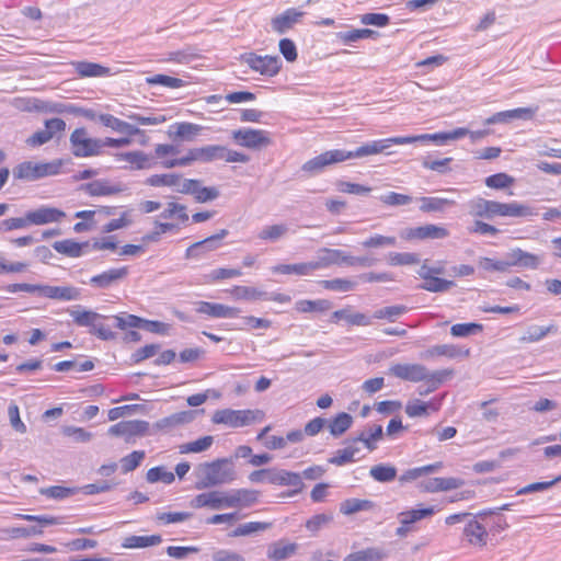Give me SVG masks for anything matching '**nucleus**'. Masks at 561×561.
<instances>
[{
    "instance_id": "26",
    "label": "nucleus",
    "mask_w": 561,
    "mask_h": 561,
    "mask_svg": "<svg viewBox=\"0 0 561 561\" xmlns=\"http://www.w3.org/2000/svg\"><path fill=\"white\" fill-rule=\"evenodd\" d=\"M260 492L249 489H236L229 492L230 508L250 507L257 502Z\"/></svg>"
},
{
    "instance_id": "4",
    "label": "nucleus",
    "mask_w": 561,
    "mask_h": 561,
    "mask_svg": "<svg viewBox=\"0 0 561 561\" xmlns=\"http://www.w3.org/2000/svg\"><path fill=\"white\" fill-rule=\"evenodd\" d=\"M72 321L78 327L90 329V333L96 335L99 339L107 341L115 337L114 332L102 323L104 316L92 310H70Z\"/></svg>"
},
{
    "instance_id": "61",
    "label": "nucleus",
    "mask_w": 561,
    "mask_h": 561,
    "mask_svg": "<svg viewBox=\"0 0 561 561\" xmlns=\"http://www.w3.org/2000/svg\"><path fill=\"white\" fill-rule=\"evenodd\" d=\"M76 492H77V489L66 488V486H61V485L43 488L39 490V493L42 495H45L47 497L55 499V500L67 499L71 495L76 494Z\"/></svg>"
},
{
    "instance_id": "34",
    "label": "nucleus",
    "mask_w": 561,
    "mask_h": 561,
    "mask_svg": "<svg viewBox=\"0 0 561 561\" xmlns=\"http://www.w3.org/2000/svg\"><path fill=\"white\" fill-rule=\"evenodd\" d=\"M88 247L89 242H77L72 239H66L53 243L55 251L68 257H80L83 254V249Z\"/></svg>"
},
{
    "instance_id": "21",
    "label": "nucleus",
    "mask_w": 561,
    "mask_h": 561,
    "mask_svg": "<svg viewBox=\"0 0 561 561\" xmlns=\"http://www.w3.org/2000/svg\"><path fill=\"white\" fill-rule=\"evenodd\" d=\"M98 119L99 122L113 129L114 131H117L119 134H125L127 136H136V135H142L144 136V131L141 129H139L137 126H135L134 124L131 123H127L125 121H122L117 117H115L114 115L112 114H100L98 116Z\"/></svg>"
},
{
    "instance_id": "19",
    "label": "nucleus",
    "mask_w": 561,
    "mask_h": 561,
    "mask_svg": "<svg viewBox=\"0 0 561 561\" xmlns=\"http://www.w3.org/2000/svg\"><path fill=\"white\" fill-rule=\"evenodd\" d=\"M26 213L30 225L35 226L59 222L66 216L62 210L49 206H41Z\"/></svg>"
},
{
    "instance_id": "29",
    "label": "nucleus",
    "mask_w": 561,
    "mask_h": 561,
    "mask_svg": "<svg viewBox=\"0 0 561 561\" xmlns=\"http://www.w3.org/2000/svg\"><path fill=\"white\" fill-rule=\"evenodd\" d=\"M382 426L381 425H369L365 427L358 435L353 438V443H363L364 446L373 451L377 448V442L382 438Z\"/></svg>"
},
{
    "instance_id": "16",
    "label": "nucleus",
    "mask_w": 561,
    "mask_h": 561,
    "mask_svg": "<svg viewBox=\"0 0 561 561\" xmlns=\"http://www.w3.org/2000/svg\"><path fill=\"white\" fill-rule=\"evenodd\" d=\"M128 274L129 268L127 266L110 268L101 274L92 276L90 278V285L99 289H106L123 282Z\"/></svg>"
},
{
    "instance_id": "57",
    "label": "nucleus",
    "mask_w": 561,
    "mask_h": 561,
    "mask_svg": "<svg viewBox=\"0 0 561 561\" xmlns=\"http://www.w3.org/2000/svg\"><path fill=\"white\" fill-rule=\"evenodd\" d=\"M160 217L163 219L178 217L182 222L188 220L186 206L174 202L168 203L165 209L160 214Z\"/></svg>"
},
{
    "instance_id": "31",
    "label": "nucleus",
    "mask_w": 561,
    "mask_h": 561,
    "mask_svg": "<svg viewBox=\"0 0 561 561\" xmlns=\"http://www.w3.org/2000/svg\"><path fill=\"white\" fill-rule=\"evenodd\" d=\"M194 419L193 411H181L157 421L153 427L158 431H169L179 425L187 424Z\"/></svg>"
},
{
    "instance_id": "52",
    "label": "nucleus",
    "mask_w": 561,
    "mask_h": 561,
    "mask_svg": "<svg viewBox=\"0 0 561 561\" xmlns=\"http://www.w3.org/2000/svg\"><path fill=\"white\" fill-rule=\"evenodd\" d=\"M214 443L213 436H203L194 442H190L180 446L181 454L202 453L207 450Z\"/></svg>"
},
{
    "instance_id": "47",
    "label": "nucleus",
    "mask_w": 561,
    "mask_h": 561,
    "mask_svg": "<svg viewBox=\"0 0 561 561\" xmlns=\"http://www.w3.org/2000/svg\"><path fill=\"white\" fill-rule=\"evenodd\" d=\"M359 448L352 442L343 449H339L335 455L329 459V462L335 466H344L355 461V456L359 453Z\"/></svg>"
},
{
    "instance_id": "40",
    "label": "nucleus",
    "mask_w": 561,
    "mask_h": 561,
    "mask_svg": "<svg viewBox=\"0 0 561 561\" xmlns=\"http://www.w3.org/2000/svg\"><path fill=\"white\" fill-rule=\"evenodd\" d=\"M296 549V543L274 542L268 546L267 558L272 561H282L291 557Z\"/></svg>"
},
{
    "instance_id": "58",
    "label": "nucleus",
    "mask_w": 561,
    "mask_h": 561,
    "mask_svg": "<svg viewBox=\"0 0 561 561\" xmlns=\"http://www.w3.org/2000/svg\"><path fill=\"white\" fill-rule=\"evenodd\" d=\"M479 267L486 272H500V273L510 272L508 264L506 263L505 257H503V259L481 257L479 260Z\"/></svg>"
},
{
    "instance_id": "10",
    "label": "nucleus",
    "mask_w": 561,
    "mask_h": 561,
    "mask_svg": "<svg viewBox=\"0 0 561 561\" xmlns=\"http://www.w3.org/2000/svg\"><path fill=\"white\" fill-rule=\"evenodd\" d=\"M492 513L493 511L481 512L477 515H472V517L467 520L463 528V537L470 545L476 547H484L486 545L489 534L482 520Z\"/></svg>"
},
{
    "instance_id": "9",
    "label": "nucleus",
    "mask_w": 561,
    "mask_h": 561,
    "mask_svg": "<svg viewBox=\"0 0 561 561\" xmlns=\"http://www.w3.org/2000/svg\"><path fill=\"white\" fill-rule=\"evenodd\" d=\"M240 59L253 71L266 77L276 76L282 68V61L278 56H260L255 53H244Z\"/></svg>"
},
{
    "instance_id": "30",
    "label": "nucleus",
    "mask_w": 561,
    "mask_h": 561,
    "mask_svg": "<svg viewBox=\"0 0 561 561\" xmlns=\"http://www.w3.org/2000/svg\"><path fill=\"white\" fill-rule=\"evenodd\" d=\"M117 161L128 162L136 170L149 169L153 165L151 158L144 151H128L115 153Z\"/></svg>"
},
{
    "instance_id": "20",
    "label": "nucleus",
    "mask_w": 561,
    "mask_h": 561,
    "mask_svg": "<svg viewBox=\"0 0 561 561\" xmlns=\"http://www.w3.org/2000/svg\"><path fill=\"white\" fill-rule=\"evenodd\" d=\"M399 527L396 529V536L405 538L417 530V522L421 520V508H413L401 512L397 515Z\"/></svg>"
},
{
    "instance_id": "27",
    "label": "nucleus",
    "mask_w": 561,
    "mask_h": 561,
    "mask_svg": "<svg viewBox=\"0 0 561 561\" xmlns=\"http://www.w3.org/2000/svg\"><path fill=\"white\" fill-rule=\"evenodd\" d=\"M425 356L432 358L435 356H445L447 358H467L470 356V350L463 348L455 344H442L430 347Z\"/></svg>"
},
{
    "instance_id": "12",
    "label": "nucleus",
    "mask_w": 561,
    "mask_h": 561,
    "mask_svg": "<svg viewBox=\"0 0 561 561\" xmlns=\"http://www.w3.org/2000/svg\"><path fill=\"white\" fill-rule=\"evenodd\" d=\"M190 505L194 508L207 507L210 510L230 508L229 492L225 491H209L197 494Z\"/></svg>"
},
{
    "instance_id": "62",
    "label": "nucleus",
    "mask_w": 561,
    "mask_h": 561,
    "mask_svg": "<svg viewBox=\"0 0 561 561\" xmlns=\"http://www.w3.org/2000/svg\"><path fill=\"white\" fill-rule=\"evenodd\" d=\"M148 84H161L170 89H178L184 85V81L180 78L170 77L167 75H156L146 79Z\"/></svg>"
},
{
    "instance_id": "3",
    "label": "nucleus",
    "mask_w": 561,
    "mask_h": 561,
    "mask_svg": "<svg viewBox=\"0 0 561 561\" xmlns=\"http://www.w3.org/2000/svg\"><path fill=\"white\" fill-rule=\"evenodd\" d=\"M264 419V412L261 410H217L211 421L215 424H225L229 427H242Z\"/></svg>"
},
{
    "instance_id": "49",
    "label": "nucleus",
    "mask_w": 561,
    "mask_h": 561,
    "mask_svg": "<svg viewBox=\"0 0 561 561\" xmlns=\"http://www.w3.org/2000/svg\"><path fill=\"white\" fill-rule=\"evenodd\" d=\"M272 527V523L266 522H249L245 524L239 525L236 529L230 534L231 537H242L250 536L252 534L267 530Z\"/></svg>"
},
{
    "instance_id": "54",
    "label": "nucleus",
    "mask_w": 561,
    "mask_h": 561,
    "mask_svg": "<svg viewBox=\"0 0 561 561\" xmlns=\"http://www.w3.org/2000/svg\"><path fill=\"white\" fill-rule=\"evenodd\" d=\"M320 285L323 288L329 289V290L346 293V291L354 290L357 283L354 280H351V279H346V278H334V279L321 280Z\"/></svg>"
},
{
    "instance_id": "35",
    "label": "nucleus",
    "mask_w": 561,
    "mask_h": 561,
    "mask_svg": "<svg viewBox=\"0 0 561 561\" xmlns=\"http://www.w3.org/2000/svg\"><path fill=\"white\" fill-rule=\"evenodd\" d=\"M453 375V369L428 371L423 368V389H425L426 392L433 391Z\"/></svg>"
},
{
    "instance_id": "18",
    "label": "nucleus",
    "mask_w": 561,
    "mask_h": 561,
    "mask_svg": "<svg viewBox=\"0 0 561 561\" xmlns=\"http://www.w3.org/2000/svg\"><path fill=\"white\" fill-rule=\"evenodd\" d=\"M537 107H518L514 110L497 112L484 121L485 125L508 124L514 119H531L536 114Z\"/></svg>"
},
{
    "instance_id": "23",
    "label": "nucleus",
    "mask_w": 561,
    "mask_h": 561,
    "mask_svg": "<svg viewBox=\"0 0 561 561\" xmlns=\"http://www.w3.org/2000/svg\"><path fill=\"white\" fill-rule=\"evenodd\" d=\"M196 311L210 318H234L239 313L237 308L208 301L196 302Z\"/></svg>"
},
{
    "instance_id": "6",
    "label": "nucleus",
    "mask_w": 561,
    "mask_h": 561,
    "mask_svg": "<svg viewBox=\"0 0 561 561\" xmlns=\"http://www.w3.org/2000/svg\"><path fill=\"white\" fill-rule=\"evenodd\" d=\"M69 141L71 152L77 158L94 157L102 153V139L91 138L85 128L75 129Z\"/></svg>"
},
{
    "instance_id": "56",
    "label": "nucleus",
    "mask_w": 561,
    "mask_h": 561,
    "mask_svg": "<svg viewBox=\"0 0 561 561\" xmlns=\"http://www.w3.org/2000/svg\"><path fill=\"white\" fill-rule=\"evenodd\" d=\"M380 549L368 548L365 550L351 553L345 558V561H380L383 558Z\"/></svg>"
},
{
    "instance_id": "28",
    "label": "nucleus",
    "mask_w": 561,
    "mask_h": 561,
    "mask_svg": "<svg viewBox=\"0 0 561 561\" xmlns=\"http://www.w3.org/2000/svg\"><path fill=\"white\" fill-rule=\"evenodd\" d=\"M318 253V260L314 261L317 270L324 268L333 264H347L348 254L341 250L322 248Z\"/></svg>"
},
{
    "instance_id": "42",
    "label": "nucleus",
    "mask_w": 561,
    "mask_h": 561,
    "mask_svg": "<svg viewBox=\"0 0 561 561\" xmlns=\"http://www.w3.org/2000/svg\"><path fill=\"white\" fill-rule=\"evenodd\" d=\"M557 327L550 324L548 327L530 325L525 333L520 336V342L535 343L542 340L549 333H556Z\"/></svg>"
},
{
    "instance_id": "7",
    "label": "nucleus",
    "mask_w": 561,
    "mask_h": 561,
    "mask_svg": "<svg viewBox=\"0 0 561 561\" xmlns=\"http://www.w3.org/2000/svg\"><path fill=\"white\" fill-rule=\"evenodd\" d=\"M421 140V136H414V137H393L388 139H381V140H375L367 142L357 149L353 151H345L343 150V161L347 159L353 158H363L366 156L377 154L380 153L388 148L391 147V145H403L412 141H419Z\"/></svg>"
},
{
    "instance_id": "63",
    "label": "nucleus",
    "mask_w": 561,
    "mask_h": 561,
    "mask_svg": "<svg viewBox=\"0 0 561 561\" xmlns=\"http://www.w3.org/2000/svg\"><path fill=\"white\" fill-rule=\"evenodd\" d=\"M145 451L144 450H135L130 453L129 455L123 457L121 459L122 463V470L124 473H128L133 470H135L141 461L145 459Z\"/></svg>"
},
{
    "instance_id": "38",
    "label": "nucleus",
    "mask_w": 561,
    "mask_h": 561,
    "mask_svg": "<svg viewBox=\"0 0 561 561\" xmlns=\"http://www.w3.org/2000/svg\"><path fill=\"white\" fill-rule=\"evenodd\" d=\"M455 286L456 283L451 279H445L439 276L423 274V290L432 293H446Z\"/></svg>"
},
{
    "instance_id": "46",
    "label": "nucleus",
    "mask_w": 561,
    "mask_h": 561,
    "mask_svg": "<svg viewBox=\"0 0 561 561\" xmlns=\"http://www.w3.org/2000/svg\"><path fill=\"white\" fill-rule=\"evenodd\" d=\"M369 474L375 481L386 483L396 479L397 469L391 465L380 463L373 466L369 470Z\"/></svg>"
},
{
    "instance_id": "50",
    "label": "nucleus",
    "mask_w": 561,
    "mask_h": 561,
    "mask_svg": "<svg viewBox=\"0 0 561 561\" xmlns=\"http://www.w3.org/2000/svg\"><path fill=\"white\" fill-rule=\"evenodd\" d=\"M455 204L454 199L445 197H424L423 196V211L426 213H443L446 208Z\"/></svg>"
},
{
    "instance_id": "22",
    "label": "nucleus",
    "mask_w": 561,
    "mask_h": 561,
    "mask_svg": "<svg viewBox=\"0 0 561 561\" xmlns=\"http://www.w3.org/2000/svg\"><path fill=\"white\" fill-rule=\"evenodd\" d=\"M304 12L295 8L287 9L282 14L276 15L272 19V28L278 33L284 34L290 30L296 23L299 22L300 18L304 16Z\"/></svg>"
},
{
    "instance_id": "11",
    "label": "nucleus",
    "mask_w": 561,
    "mask_h": 561,
    "mask_svg": "<svg viewBox=\"0 0 561 561\" xmlns=\"http://www.w3.org/2000/svg\"><path fill=\"white\" fill-rule=\"evenodd\" d=\"M149 423L142 420L122 421L108 428V435L123 437L126 443L148 434Z\"/></svg>"
},
{
    "instance_id": "64",
    "label": "nucleus",
    "mask_w": 561,
    "mask_h": 561,
    "mask_svg": "<svg viewBox=\"0 0 561 561\" xmlns=\"http://www.w3.org/2000/svg\"><path fill=\"white\" fill-rule=\"evenodd\" d=\"M388 263L392 266L411 265L419 263V255L415 253H397L390 252L387 256Z\"/></svg>"
},
{
    "instance_id": "60",
    "label": "nucleus",
    "mask_w": 561,
    "mask_h": 561,
    "mask_svg": "<svg viewBox=\"0 0 561 561\" xmlns=\"http://www.w3.org/2000/svg\"><path fill=\"white\" fill-rule=\"evenodd\" d=\"M3 533H5L10 539L28 538L43 535V530L41 529V527L35 526L12 527L4 529Z\"/></svg>"
},
{
    "instance_id": "5",
    "label": "nucleus",
    "mask_w": 561,
    "mask_h": 561,
    "mask_svg": "<svg viewBox=\"0 0 561 561\" xmlns=\"http://www.w3.org/2000/svg\"><path fill=\"white\" fill-rule=\"evenodd\" d=\"M62 165L61 160L51 162L34 163L25 161L13 169V176L18 180L35 181L45 176L56 175Z\"/></svg>"
},
{
    "instance_id": "32",
    "label": "nucleus",
    "mask_w": 561,
    "mask_h": 561,
    "mask_svg": "<svg viewBox=\"0 0 561 561\" xmlns=\"http://www.w3.org/2000/svg\"><path fill=\"white\" fill-rule=\"evenodd\" d=\"M469 133L465 127H458L451 131H443L435 134H423V144L433 142L436 146H445L448 141L458 140Z\"/></svg>"
},
{
    "instance_id": "8",
    "label": "nucleus",
    "mask_w": 561,
    "mask_h": 561,
    "mask_svg": "<svg viewBox=\"0 0 561 561\" xmlns=\"http://www.w3.org/2000/svg\"><path fill=\"white\" fill-rule=\"evenodd\" d=\"M232 139L239 146L261 150L272 145L271 133L264 129L240 128L232 131Z\"/></svg>"
},
{
    "instance_id": "45",
    "label": "nucleus",
    "mask_w": 561,
    "mask_h": 561,
    "mask_svg": "<svg viewBox=\"0 0 561 561\" xmlns=\"http://www.w3.org/2000/svg\"><path fill=\"white\" fill-rule=\"evenodd\" d=\"M195 150V158H197V161L201 162H211L215 160H221L222 152H224V146L219 145H209L201 148H194Z\"/></svg>"
},
{
    "instance_id": "39",
    "label": "nucleus",
    "mask_w": 561,
    "mask_h": 561,
    "mask_svg": "<svg viewBox=\"0 0 561 561\" xmlns=\"http://www.w3.org/2000/svg\"><path fill=\"white\" fill-rule=\"evenodd\" d=\"M162 542V537L160 535H150V536H128L124 539L122 546L127 549H136V548H146L151 546H157Z\"/></svg>"
},
{
    "instance_id": "44",
    "label": "nucleus",
    "mask_w": 561,
    "mask_h": 561,
    "mask_svg": "<svg viewBox=\"0 0 561 561\" xmlns=\"http://www.w3.org/2000/svg\"><path fill=\"white\" fill-rule=\"evenodd\" d=\"M374 504L369 500L347 499L340 504V512L343 515H353L357 512L368 511Z\"/></svg>"
},
{
    "instance_id": "41",
    "label": "nucleus",
    "mask_w": 561,
    "mask_h": 561,
    "mask_svg": "<svg viewBox=\"0 0 561 561\" xmlns=\"http://www.w3.org/2000/svg\"><path fill=\"white\" fill-rule=\"evenodd\" d=\"M84 190L91 196H107L122 192L119 186L111 185L108 182L100 180L85 184Z\"/></svg>"
},
{
    "instance_id": "14",
    "label": "nucleus",
    "mask_w": 561,
    "mask_h": 561,
    "mask_svg": "<svg viewBox=\"0 0 561 561\" xmlns=\"http://www.w3.org/2000/svg\"><path fill=\"white\" fill-rule=\"evenodd\" d=\"M270 483L294 488V490L283 493L282 496H294L301 492L304 489L301 476L297 472H290L284 469L272 468V477L270 479Z\"/></svg>"
},
{
    "instance_id": "2",
    "label": "nucleus",
    "mask_w": 561,
    "mask_h": 561,
    "mask_svg": "<svg viewBox=\"0 0 561 561\" xmlns=\"http://www.w3.org/2000/svg\"><path fill=\"white\" fill-rule=\"evenodd\" d=\"M236 471L226 458L202 463L198 468L197 490H205L232 482Z\"/></svg>"
},
{
    "instance_id": "33",
    "label": "nucleus",
    "mask_w": 561,
    "mask_h": 561,
    "mask_svg": "<svg viewBox=\"0 0 561 561\" xmlns=\"http://www.w3.org/2000/svg\"><path fill=\"white\" fill-rule=\"evenodd\" d=\"M314 271H317L314 261L296 264H278L272 267L273 273L284 275L295 274L306 276L312 274Z\"/></svg>"
},
{
    "instance_id": "43",
    "label": "nucleus",
    "mask_w": 561,
    "mask_h": 561,
    "mask_svg": "<svg viewBox=\"0 0 561 561\" xmlns=\"http://www.w3.org/2000/svg\"><path fill=\"white\" fill-rule=\"evenodd\" d=\"M352 424V415L346 412H341L329 423V431L332 436L339 437L343 435Z\"/></svg>"
},
{
    "instance_id": "53",
    "label": "nucleus",
    "mask_w": 561,
    "mask_h": 561,
    "mask_svg": "<svg viewBox=\"0 0 561 561\" xmlns=\"http://www.w3.org/2000/svg\"><path fill=\"white\" fill-rule=\"evenodd\" d=\"M146 479L149 483L163 482L165 484H171L175 477L174 473L168 471L164 467H153L147 471Z\"/></svg>"
},
{
    "instance_id": "25",
    "label": "nucleus",
    "mask_w": 561,
    "mask_h": 561,
    "mask_svg": "<svg viewBox=\"0 0 561 561\" xmlns=\"http://www.w3.org/2000/svg\"><path fill=\"white\" fill-rule=\"evenodd\" d=\"M465 481L460 478H430L423 480V491L426 492H443L461 488Z\"/></svg>"
},
{
    "instance_id": "36",
    "label": "nucleus",
    "mask_w": 561,
    "mask_h": 561,
    "mask_svg": "<svg viewBox=\"0 0 561 561\" xmlns=\"http://www.w3.org/2000/svg\"><path fill=\"white\" fill-rule=\"evenodd\" d=\"M389 373L402 380H421V366L417 364H397L390 367Z\"/></svg>"
},
{
    "instance_id": "51",
    "label": "nucleus",
    "mask_w": 561,
    "mask_h": 561,
    "mask_svg": "<svg viewBox=\"0 0 561 561\" xmlns=\"http://www.w3.org/2000/svg\"><path fill=\"white\" fill-rule=\"evenodd\" d=\"M288 232V227L285 224H277L272 226H265L261 229L257 237L265 241H278Z\"/></svg>"
},
{
    "instance_id": "15",
    "label": "nucleus",
    "mask_w": 561,
    "mask_h": 561,
    "mask_svg": "<svg viewBox=\"0 0 561 561\" xmlns=\"http://www.w3.org/2000/svg\"><path fill=\"white\" fill-rule=\"evenodd\" d=\"M38 295L60 301H73L81 298V289L71 285L50 286L39 284Z\"/></svg>"
},
{
    "instance_id": "24",
    "label": "nucleus",
    "mask_w": 561,
    "mask_h": 561,
    "mask_svg": "<svg viewBox=\"0 0 561 561\" xmlns=\"http://www.w3.org/2000/svg\"><path fill=\"white\" fill-rule=\"evenodd\" d=\"M345 320L351 325L367 327L370 325L371 318L362 312H354L351 306L336 310L331 314V322L337 323Z\"/></svg>"
},
{
    "instance_id": "59",
    "label": "nucleus",
    "mask_w": 561,
    "mask_h": 561,
    "mask_svg": "<svg viewBox=\"0 0 561 561\" xmlns=\"http://www.w3.org/2000/svg\"><path fill=\"white\" fill-rule=\"evenodd\" d=\"M176 181H179L178 173L153 174L146 180V184L154 187L170 186L174 188Z\"/></svg>"
},
{
    "instance_id": "37",
    "label": "nucleus",
    "mask_w": 561,
    "mask_h": 561,
    "mask_svg": "<svg viewBox=\"0 0 561 561\" xmlns=\"http://www.w3.org/2000/svg\"><path fill=\"white\" fill-rule=\"evenodd\" d=\"M73 67L77 73L82 78L106 77L111 75L110 68L95 62L77 61L73 62Z\"/></svg>"
},
{
    "instance_id": "1",
    "label": "nucleus",
    "mask_w": 561,
    "mask_h": 561,
    "mask_svg": "<svg viewBox=\"0 0 561 561\" xmlns=\"http://www.w3.org/2000/svg\"><path fill=\"white\" fill-rule=\"evenodd\" d=\"M469 214L473 217H483L493 219L494 217H528L534 215V210L524 204L517 202L501 203L477 197L468 202Z\"/></svg>"
},
{
    "instance_id": "48",
    "label": "nucleus",
    "mask_w": 561,
    "mask_h": 561,
    "mask_svg": "<svg viewBox=\"0 0 561 561\" xmlns=\"http://www.w3.org/2000/svg\"><path fill=\"white\" fill-rule=\"evenodd\" d=\"M295 308L299 312H312L320 311L324 312L332 308V302L328 299H318V300H299L296 302Z\"/></svg>"
},
{
    "instance_id": "17",
    "label": "nucleus",
    "mask_w": 561,
    "mask_h": 561,
    "mask_svg": "<svg viewBox=\"0 0 561 561\" xmlns=\"http://www.w3.org/2000/svg\"><path fill=\"white\" fill-rule=\"evenodd\" d=\"M342 161L343 150H330L308 160L302 164L301 169L309 174H317L321 172L325 167Z\"/></svg>"
},
{
    "instance_id": "55",
    "label": "nucleus",
    "mask_w": 561,
    "mask_h": 561,
    "mask_svg": "<svg viewBox=\"0 0 561 561\" xmlns=\"http://www.w3.org/2000/svg\"><path fill=\"white\" fill-rule=\"evenodd\" d=\"M230 293L236 299L244 300H256L265 296L264 291H261L257 288L250 286H234L230 290Z\"/></svg>"
},
{
    "instance_id": "13",
    "label": "nucleus",
    "mask_w": 561,
    "mask_h": 561,
    "mask_svg": "<svg viewBox=\"0 0 561 561\" xmlns=\"http://www.w3.org/2000/svg\"><path fill=\"white\" fill-rule=\"evenodd\" d=\"M227 236L228 230L221 229L218 233L191 244L185 251V259L204 257L207 253L217 250L220 247V241Z\"/></svg>"
}]
</instances>
